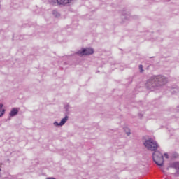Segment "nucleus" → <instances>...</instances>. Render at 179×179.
Listing matches in <instances>:
<instances>
[{
	"label": "nucleus",
	"instance_id": "nucleus-1",
	"mask_svg": "<svg viewBox=\"0 0 179 179\" xmlns=\"http://www.w3.org/2000/svg\"><path fill=\"white\" fill-rule=\"evenodd\" d=\"M167 82V78L164 76H152L147 80L145 86L149 90H155L157 87L164 86Z\"/></svg>",
	"mask_w": 179,
	"mask_h": 179
},
{
	"label": "nucleus",
	"instance_id": "nucleus-2",
	"mask_svg": "<svg viewBox=\"0 0 179 179\" xmlns=\"http://www.w3.org/2000/svg\"><path fill=\"white\" fill-rule=\"evenodd\" d=\"M152 159L157 166H159V167H163V164H164V157H163V154H162L160 151H154L152 154Z\"/></svg>",
	"mask_w": 179,
	"mask_h": 179
},
{
	"label": "nucleus",
	"instance_id": "nucleus-3",
	"mask_svg": "<svg viewBox=\"0 0 179 179\" xmlns=\"http://www.w3.org/2000/svg\"><path fill=\"white\" fill-rule=\"evenodd\" d=\"M144 145L148 150H151V152H155L157 150V148H159V144L157 141L153 138H149L144 142Z\"/></svg>",
	"mask_w": 179,
	"mask_h": 179
},
{
	"label": "nucleus",
	"instance_id": "nucleus-4",
	"mask_svg": "<svg viewBox=\"0 0 179 179\" xmlns=\"http://www.w3.org/2000/svg\"><path fill=\"white\" fill-rule=\"evenodd\" d=\"M73 2V0H50L51 5H57V6H66Z\"/></svg>",
	"mask_w": 179,
	"mask_h": 179
},
{
	"label": "nucleus",
	"instance_id": "nucleus-5",
	"mask_svg": "<svg viewBox=\"0 0 179 179\" xmlns=\"http://www.w3.org/2000/svg\"><path fill=\"white\" fill-rule=\"evenodd\" d=\"M94 52V50H93V48H84L82 50H79L77 54L78 55H80L81 57H83V55H92Z\"/></svg>",
	"mask_w": 179,
	"mask_h": 179
},
{
	"label": "nucleus",
	"instance_id": "nucleus-6",
	"mask_svg": "<svg viewBox=\"0 0 179 179\" xmlns=\"http://www.w3.org/2000/svg\"><path fill=\"white\" fill-rule=\"evenodd\" d=\"M69 118V117L67 115H66L65 117L62 119V120L59 123L58 122H53L54 127H62L63 125H65V124L66 123V121H68Z\"/></svg>",
	"mask_w": 179,
	"mask_h": 179
},
{
	"label": "nucleus",
	"instance_id": "nucleus-7",
	"mask_svg": "<svg viewBox=\"0 0 179 179\" xmlns=\"http://www.w3.org/2000/svg\"><path fill=\"white\" fill-rule=\"evenodd\" d=\"M19 113V108H13L9 113L10 117H16Z\"/></svg>",
	"mask_w": 179,
	"mask_h": 179
},
{
	"label": "nucleus",
	"instance_id": "nucleus-8",
	"mask_svg": "<svg viewBox=\"0 0 179 179\" xmlns=\"http://www.w3.org/2000/svg\"><path fill=\"white\" fill-rule=\"evenodd\" d=\"M172 169H175V170H179V162H175L171 164L170 166Z\"/></svg>",
	"mask_w": 179,
	"mask_h": 179
},
{
	"label": "nucleus",
	"instance_id": "nucleus-9",
	"mask_svg": "<svg viewBox=\"0 0 179 179\" xmlns=\"http://www.w3.org/2000/svg\"><path fill=\"white\" fill-rule=\"evenodd\" d=\"M52 13L55 17H59L61 16V13H59V11L57 9L53 10Z\"/></svg>",
	"mask_w": 179,
	"mask_h": 179
},
{
	"label": "nucleus",
	"instance_id": "nucleus-10",
	"mask_svg": "<svg viewBox=\"0 0 179 179\" xmlns=\"http://www.w3.org/2000/svg\"><path fill=\"white\" fill-rule=\"evenodd\" d=\"M122 15L124 16L122 19H126L127 20H129V13H122Z\"/></svg>",
	"mask_w": 179,
	"mask_h": 179
},
{
	"label": "nucleus",
	"instance_id": "nucleus-11",
	"mask_svg": "<svg viewBox=\"0 0 179 179\" xmlns=\"http://www.w3.org/2000/svg\"><path fill=\"white\" fill-rule=\"evenodd\" d=\"M5 114V109H2V110H0V117H2Z\"/></svg>",
	"mask_w": 179,
	"mask_h": 179
},
{
	"label": "nucleus",
	"instance_id": "nucleus-12",
	"mask_svg": "<svg viewBox=\"0 0 179 179\" xmlns=\"http://www.w3.org/2000/svg\"><path fill=\"white\" fill-rule=\"evenodd\" d=\"M139 69L140 72H143V66H142V64L139 65Z\"/></svg>",
	"mask_w": 179,
	"mask_h": 179
},
{
	"label": "nucleus",
	"instance_id": "nucleus-13",
	"mask_svg": "<svg viewBox=\"0 0 179 179\" xmlns=\"http://www.w3.org/2000/svg\"><path fill=\"white\" fill-rule=\"evenodd\" d=\"M125 131H126L127 136H129V135H131V131H129V129H127V131L125 130Z\"/></svg>",
	"mask_w": 179,
	"mask_h": 179
},
{
	"label": "nucleus",
	"instance_id": "nucleus-14",
	"mask_svg": "<svg viewBox=\"0 0 179 179\" xmlns=\"http://www.w3.org/2000/svg\"><path fill=\"white\" fill-rule=\"evenodd\" d=\"M174 90L173 91V90H171V93H174V92H178V88H173Z\"/></svg>",
	"mask_w": 179,
	"mask_h": 179
},
{
	"label": "nucleus",
	"instance_id": "nucleus-15",
	"mask_svg": "<svg viewBox=\"0 0 179 179\" xmlns=\"http://www.w3.org/2000/svg\"><path fill=\"white\" fill-rule=\"evenodd\" d=\"M164 155L165 156L166 159H169V154L164 153Z\"/></svg>",
	"mask_w": 179,
	"mask_h": 179
},
{
	"label": "nucleus",
	"instance_id": "nucleus-16",
	"mask_svg": "<svg viewBox=\"0 0 179 179\" xmlns=\"http://www.w3.org/2000/svg\"><path fill=\"white\" fill-rule=\"evenodd\" d=\"M19 176H20V175H18V176H13V178L20 179V178H19Z\"/></svg>",
	"mask_w": 179,
	"mask_h": 179
},
{
	"label": "nucleus",
	"instance_id": "nucleus-17",
	"mask_svg": "<svg viewBox=\"0 0 179 179\" xmlns=\"http://www.w3.org/2000/svg\"><path fill=\"white\" fill-rule=\"evenodd\" d=\"M3 108V104L0 103V109H2Z\"/></svg>",
	"mask_w": 179,
	"mask_h": 179
},
{
	"label": "nucleus",
	"instance_id": "nucleus-18",
	"mask_svg": "<svg viewBox=\"0 0 179 179\" xmlns=\"http://www.w3.org/2000/svg\"><path fill=\"white\" fill-rule=\"evenodd\" d=\"M0 171H1V169H0Z\"/></svg>",
	"mask_w": 179,
	"mask_h": 179
}]
</instances>
